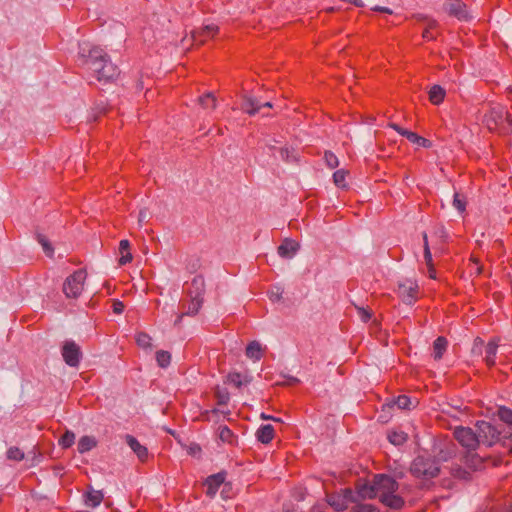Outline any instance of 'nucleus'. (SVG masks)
<instances>
[{
    "mask_svg": "<svg viewBox=\"0 0 512 512\" xmlns=\"http://www.w3.org/2000/svg\"><path fill=\"white\" fill-rule=\"evenodd\" d=\"M471 458V466H473L474 468H477L478 465L482 463V459L476 455H472Z\"/></svg>",
    "mask_w": 512,
    "mask_h": 512,
    "instance_id": "nucleus-54",
    "label": "nucleus"
},
{
    "mask_svg": "<svg viewBox=\"0 0 512 512\" xmlns=\"http://www.w3.org/2000/svg\"><path fill=\"white\" fill-rule=\"evenodd\" d=\"M219 32L216 24H208L191 32V38L195 44L202 45L208 39L214 38Z\"/></svg>",
    "mask_w": 512,
    "mask_h": 512,
    "instance_id": "nucleus-11",
    "label": "nucleus"
},
{
    "mask_svg": "<svg viewBox=\"0 0 512 512\" xmlns=\"http://www.w3.org/2000/svg\"><path fill=\"white\" fill-rule=\"evenodd\" d=\"M453 434L459 444L466 448L468 452L474 451L480 446L477 431H474L470 427H456Z\"/></svg>",
    "mask_w": 512,
    "mask_h": 512,
    "instance_id": "nucleus-5",
    "label": "nucleus"
},
{
    "mask_svg": "<svg viewBox=\"0 0 512 512\" xmlns=\"http://www.w3.org/2000/svg\"><path fill=\"white\" fill-rule=\"evenodd\" d=\"M379 500L385 506L395 510L401 509L404 506L403 498L396 493L380 494Z\"/></svg>",
    "mask_w": 512,
    "mask_h": 512,
    "instance_id": "nucleus-20",
    "label": "nucleus"
},
{
    "mask_svg": "<svg viewBox=\"0 0 512 512\" xmlns=\"http://www.w3.org/2000/svg\"><path fill=\"white\" fill-rule=\"evenodd\" d=\"M97 446V440L94 436H82L77 444V450L80 454L89 452Z\"/></svg>",
    "mask_w": 512,
    "mask_h": 512,
    "instance_id": "nucleus-24",
    "label": "nucleus"
},
{
    "mask_svg": "<svg viewBox=\"0 0 512 512\" xmlns=\"http://www.w3.org/2000/svg\"><path fill=\"white\" fill-rule=\"evenodd\" d=\"M388 127L395 130L397 133H399L401 136H404L409 140L411 143L417 144L418 146L429 148L431 146V141L419 136L417 133L409 131L407 129L402 128L400 125L390 122L388 123Z\"/></svg>",
    "mask_w": 512,
    "mask_h": 512,
    "instance_id": "nucleus-13",
    "label": "nucleus"
},
{
    "mask_svg": "<svg viewBox=\"0 0 512 512\" xmlns=\"http://www.w3.org/2000/svg\"><path fill=\"white\" fill-rule=\"evenodd\" d=\"M423 249H424V260L428 267V271L435 273L434 263L432 259V254L430 251L429 243H428V236L426 232H423Z\"/></svg>",
    "mask_w": 512,
    "mask_h": 512,
    "instance_id": "nucleus-31",
    "label": "nucleus"
},
{
    "mask_svg": "<svg viewBox=\"0 0 512 512\" xmlns=\"http://www.w3.org/2000/svg\"><path fill=\"white\" fill-rule=\"evenodd\" d=\"M411 404V399L407 395H400L393 401V405L397 406L399 409H409Z\"/></svg>",
    "mask_w": 512,
    "mask_h": 512,
    "instance_id": "nucleus-47",
    "label": "nucleus"
},
{
    "mask_svg": "<svg viewBox=\"0 0 512 512\" xmlns=\"http://www.w3.org/2000/svg\"><path fill=\"white\" fill-rule=\"evenodd\" d=\"M444 453L443 450L440 451V454ZM455 454V445L449 444L446 446V452L444 455H440V458L443 461H447L449 458H451Z\"/></svg>",
    "mask_w": 512,
    "mask_h": 512,
    "instance_id": "nucleus-51",
    "label": "nucleus"
},
{
    "mask_svg": "<svg viewBox=\"0 0 512 512\" xmlns=\"http://www.w3.org/2000/svg\"><path fill=\"white\" fill-rule=\"evenodd\" d=\"M261 418L264 419V420H273V421H279V419L273 417V416H269V415H266L264 413L261 414Z\"/></svg>",
    "mask_w": 512,
    "mask_h": 512,
    "instance_id": "nucleus-56",
    "label": "nucleus"
},
{
    "mask_svg": "<svg viewBox=\"0 0 512 512\" xmlns=\"http://www.w3.org/2000/svg\"><path fill=\"white\" fill-rule=\"evenodd\" d=\"M218 133L222 134V133H223V130H222V129H219V130H218Z\"/></svg>",
    "mask_w": 512,
    "mask_h": 512,
    "instance_id": "nucleus-60",
    "label": "nucleus"
},
{
    "mask_svg": "<svg viewBox=\"0 0 512 512\" xmlns=\"http://www.w3.org/2000/svg\"><path fill=\"white\" fill-rule=\"evenodd\" d=\"M6 455L9 460H13V461H21L24 459V456H25L24 452L16 446L10 447L7 450Z\"/></svg>",
    "mask_w": 512,
    "mask_h": 512,
    "instance_id": "nucleus-44",
    "label": "nucleus"
},
{
    "mask_svg": "<svg viewBox=\"0 0 512 512\" xmlns=\"http://www.w3.org/2000/svg\"><path fill=\"white\" fill-rule=\"evenodd\" d=\"M250 381L251 379L248 376H244L239 372H230L227 375V382L236 388H241L242 385L248 384Z\"/></svg>",
    "mask_w": 512,
    "mask_h": 512,
    "instance_id": "nucleus-30",
    "label": "nucleus"
},
{
    "mask_svg": "<svg viewBox=\"0 0 512 512\" xmlns=\"http://www.w3.org/2000/svg\"><path fill=\"white\" fill-rule=\"evenodd\" d=\"M225 492H228V489H226V487L224 486V489L222 490V494Z\"/></svg>",
    "mask_w": 512,
    "mask_h": 512,
    "instance_id": "nucleus-58",
    "label": "nucleus"
},
{
    "mask_svg": "<svg viewBox=\"0 0 512 512\" xmlns=\"http://www.w3.org/2000/svg\"><path fill=\"white\" fill-rule=\"evenodd\" d=\"M378 496L380 494L396 493L399 488L398 482L389 475L377 474L374 476Z\"/></svg>",
    "mask_w": 512,
    "mask_h": 512,
    "instance_id": "nucleus-10",
    "label": "nucleus"
},
{
    "mask_svg": "<svg viewBox=\"0 0 512 512\" xmlns=\"http://www.w3.org/2000/svg\"><path fill=\"white\" fill-rule=\"evenodd\" d=\"M87 274L85 270L79 269L68 276L63 284V292L68 298H77L83 291Z\"/></svg>",
    "mask_w": 512,
    "mask_h": 512,
    "instance_id": "nucleus-4",
    "label": "nucleus"
},
{
    "mask_svg": "<svg viewBox=\"0 0 512 512\" xmlns=\"http://www.w3.org/2000/svg\"><path fill=\"white\" fill-rule=\"evenodd\" d=\"M437 27H438V23L436 20H434V19L427 20L426 28L424 29V31L422 33L423 39L428 40V41L435 40L437 35L434 31Z\"/></svg>",
    "mask_w": 512,
    "mask_h": 512,
    "instance_id": "nucleus-35",
    "label": "nucleus"
},
{
    "mask_svg": "<svg viewBox=\"0 0 512 512\" xmlns=\"http://www.w3.org/2000/svg\"><path fill=\"white\" fill-rule=\"evenodd\" d=\"M262 107H272V103L267 101L264 103H261L257 98H254L252 96H244L242 103H241V109L249 114V115H255L260 111Z\"/></svg>",
    "mask_w": 512,
    "mask_h": 512,
    "instance_id": "nucleus-15",
    "label": "nucleus"
},
{
    "mask_svg": "<svg viewBox=\"0 0 512 512\" xmlns=\"http://www.w3.org/2000/svg\"><path fill=\"white\" fill-rule=\"evenodd\" d=\"M350 512H378L376 507L371 504H356Z\"/></svg>",
    "mask_w": 512,
    "mask_h": 512,
    "instance_id": "nucleus-48",
    "label": "nucleus"
},
{
    "mask_svg": "<svg viewBox=\"0 0 512 512\" xmlns=\"http://www.w3.org/2000/svg\"><path fill=\"white\" fill-rule=\"evenodd\" d=\"M429 277H430L431 279H435V278H436V272H435V273H433V272H430V271H429Z\"/></svg>",
    "mask_w": 512,
    "mask_h": 512,
    "instance_id": "nucleus-57",
    "label": "nucleus"
},
{
    "mask_svg": "<svg viewBox=\"0 0 512 512\" xmlns=\"http://www.w3.org/2000/svg\"><path fill=\"white\" fill-rule=\"evenodd\" d=\"M189 292H192L194 298L204 300L205 281L203 276L197 275L192 279L191 290Z\"/></svg>",
    "mask_w": 512,
    "mask_h": 512,
    "instance_id": "nucleus-22",
    "label": "nucleus"
},
{
    "mask_svg": "<svg viewBox=\"0 0 512 512\" xmlns=\"http://www.w3.org/2000/svg\"><path fill=\"white\" fill-rule=\"evenodd\" d=\"M447 11L450 15L459 20H467L469 17L467 7L461 0H449L447 3Z\"/></svg>",
    "mask_w": 512,
    "mask_h": 512,
    "instance_id": "nucleus-17",
    "label": "nucleus"
},
{
    "mask_svg": "<svg viewBox=\"0 0 512 512\" xmlns=\"http://www.w3.org/2000/svg\"><path fill=\"white\" fill-rule=\"evenodd\" d=\"M245 353L248 358L258 361L262 357L261 345L257 341H252L247 345Z\"/></svg>",
    "mask_w": 512,
    "mask_h": 512,
    "instance_id": "nucleus-33",
    "label": "nucleus"
},
{
    "mask_svg": "<svg viewBox=\"0 0 512 512\" xmlns=\"http://www.w3.org/2000/svg\"><path fill=\"white\" fill-rule=\"evenodd\" d=\"M388 439L392 444L400 446L407 441L408 435L403 431H392L388 434Z\"/></svg>",
    "mask_w": 512,
    "mask_h": 512,
    "instance_id": "nucleus-36",
    "label": "nucleus"
},
{
    "mask_svg": "<svg viewBox=\"0 0 512 512\" xmlns=\"http://www.w3.org/2000/svg\"><path fill=\"white\" fill-rule=\"evenodd\" d=\"M507 123L509 127H512V115L508 112V110L506 109V114H505V117H504V123Z\"/></svg>",
    "mask_w": 512,
    "mask_h": 512,
    "instance_id": "nucleus-55",
    "label": "nucleus"
},
{
    "mask_svg": "<svg viewBox=\"0 0 512 512\" xmlns=\"http://www.w3.org/2000/svg\"><path fill=\"white\" fill-rule=\"evenodd\" d=\"M419 286L415 280L406 279L398 284L397 295L408 305L414 304L418 299Z\"/></svg>",
    "mask_w": 512,
    "mask_h": 512,
    "instance_id": "nucleus-7",
    "label": "nucleus"
},
{
    "mask_svg": "<svg viewBox=\"0 0 512 512\" xmlns=\"http://www.w3.org/2000/svg\"><path fill=\"white\" fill-rule=\"evenodd\" d=\"M497 415L502 422L512 426V409L501 406L497 411Z\"/></svg>",
    "mask_w": 512,
    "mask_h": 512,
    "instance_id": "nucleus-41",
    "label": "nucleus"
},
{
    "mask_svg": "<svg viewBox=\"0 0 512 512\" xmlns=\"http://www.w3.org/2000/svg\"><path fill=\"white\" fill-rule=\"evenodd\" d=\"M410 472L416 478L429 480L438 476L440 467L433 457L429 455H419L412 461Z\"/></svg>",
    "mask_w": 512,
    "mask_h": 512,
    "instance_id": "nucleus-2",
    "label": "nucleus"
},
{
    "mask_svg": "<svg viewBox=\"0 0 512 512\" xmlns=\"http://www.w3.org/2000/svg\"><path fill=\"white\" fill-rule=\"evenodd\" d=\"M279 153H280L282 160L287 163H294V162L298 161L297 152L292 147H288V146L282 147V148H280Z\"/></svg>",
    "mask_w": 512,
    "mask_h": 512,
    "instance_id": "nucleus-34",
    "label": "nucleus"
},
{
    "mask_svg": "<svg viewBox=\"0 0 512 512\" xmlns=\"http://www.w3.org/2000/svg\"><path fill=\"white\" fill-rule=\"evenodd\" d=\"M119 252L121 257L119 259L120 265H125L130 263L133 259L132 254L130 253V242L126 239L121 240L119 243Z\"/></svg>",
    "mask_w": 512,
    "mask_h": 512,
    "instance_id": "nucleus-28",
    "label": "nucleus"
},
{
    "mask_svg": "<svg viewBox=\"0 0 512 512\" xmlns=\"http://www.w3.org/2000/svg\"><path fill=\"white\" fill-rule=\"evenodd\" d=\"M124 308H125V306H124L122 301H120L118 299H114L113 300V303H112V311H113V313L121 314V313H123Z\"/></svg>",
    "mask_w": 512,
    "mask_h": 512,
    "instance_id": "nucleus-52",
    "label": "nucleus"
},
{
    "mask_svg": "<svg viewBox=\"0 0 512 512\" xmlns=\"http://www.w3.org/2000/svg\"><path fill=\"white\" fill-rule=\"evenodd\" d=\"M156 361L162 368L169 366L171 362V354L165 350H159L156 352Z\"/></svg>",
    "mask_w": 512,
    "mask_h": 512,
    "instance_id": "nucleus-40",
    "label": "nucleus"
},
{
    "mask_svg": "<svg viewBox=\"0 0 512 512\" xmlns=\"http://www.w3.org/2000/svg\"><path fill=\"white\" fill-rule=\"evenodd\" d=\"M299 243L292 239H285L278 247V254L283 258H292L299 250Z\"/></svg>",
    "mask_w": 512,
    "mask_h": 512,
    "instance_id": "nucleus-19",
    "label": "nucleus"
},
{
    "mask_svg": "<svg viewBox=\"0 0 512 512\" xmlns=\"http://www.w3.org/2000/svg\"><path fill=\"white\" fill-rule=\"evenodd\" d=\"M470 266L471 271L474 270V273L478 276L482 273L483 267L480 265V261L478 258L471 257L470 258Z\"/></svg>",
    "mask_w": 512,
    "mask_h": 512,
    "instance_id": "nucleus-50",
    "label": "nucleus"
},
{
    "mask_svg": "<svg viewBox=\"0 0 512 512\" xmlns=\"http://www.w3.org/2000/svg\"><path fill=\"white\" fill-rule=\"evenodd\" d=\"M36 239L39 242V244H41V246L43 247V250L46 253V255L52 256L54 253V249L48 241L47 237L43 234L38 233L36 235Z\"/></svg>",
    "mask_w": 512,
    "mask_h": 512,
    "instance_id": "nucleus-43",
    "label": "nucleus"
},
{
    "mask_svg": "<svg viewBox=\"0 0 512 512\" xmlns=\"http://www.w3.org/2000/svg\"><path fill=\"white\" fill-rule=\"evenodd\" d=\"M371 10L375 11V12L386 13V14H392L393 13V11L390 8L384 7V6H379V5H376V6L372 7Z\"/></svg>",
    "mask_w": 512,
    "mask_h": 512,
    "instance_id": "nucleus-53",
    "label": "nucleus"
},
{
    "mask_svg": "<svg viewBox=\"0 0 512 512\" xmlns=\"http://www.w3.org/2000/svg\"><path fill=\"white\" fill-rule=\"evenodd\" d=\"M104 498V495L101 491L91 490L86 494L85 503L87 506L95 508L99 506Z\"/></svg>",
    "mask_w": 512,
    "mask_h": 512,
    "instance_id": "nucleus-32",
    "label": "nucleus"
},
{
    "mask_svg": "<svg viewBox=\"0 0 512 512\" xmlns=\"http://www.w3.org/2000/svg\"><path fill=\"white\" fill-rule=\"evenodd\" d=\"M125 442L131 448V450L137 455L140 462H146L148 459V449L142 445L134 436L127 434L125 436Z\"/></svg>",
    "mask_w": 512,
    "mask_h": 512,
    "instance_id": "nucleus-16",
    "label": "nucleus"
},
{
    "mask_svg": "<svg viewBox=\"0 0 512 512\" xmlns=\"http://www.w3.org/2000/svg\"><path fill=\"white\" fill-rule=\"evenodd\" d=\"M445 94L444 88L440 85H433L428 92L429 101L434 105H439L444 101Z\"/></svg>",
    "mask_w": 512,
    "mask_h": 512,
    "instance_id": "nucleus-25",
    "label": "nucleus"
},
{
    "mask_svg": "<svg viewBox=\"0 0 512 512\" xmlns=\"http://www.w3.org/2000/svg\"><path fill=\"white\" fill-rule=\"evenodd\" d=\"M198 103L203 109L213 111L217 106V99L212 92H207L198 98Z\"/></svg>",
    "mask_w": 512,
    "mask_h": 512,
    "instance_id": "nucleus-29",
    "label": "nucleus"
},
{
    "mask_svg": "<svg viewBox=\"0 0 512 512\" xmlns=\"http://www.w3.org/2000/svg\"><path fill=\"white\" fill-rule=\"evenodd\" d=\"M356 494L362 499H372L378 497L376 484L368 482H358L356 485Z\"/></svg>",
    "mask_w": 512,
    "mask_h": 512,
    "instance_id": "nucleus-18",
    "label": "nucleus"
},
{
    "mask_svg": "<svg viewBox=\"0 0 512 512\" xmlns=\"http://www.w3.org/2000/svg\"><path fill=\"white\" fill-rule=\"evenodd\" d=\"M328 504L336 511L346 510L350 503L355 502V493L350 488L342 489L340 492L327 495Z\"/></svg>",
    "mask_w": 512,
    "mask_h": 512,
    "instance_id": "nucleus-6",
    "label": "nucleus"
},
{
    "mask_svg": "<svg viewBox=\"0 0 512 512\" xmlns=\"http://www.w3.org/2000/svg\"><path fill=\"white\" fill-rule=\"evenodd\" d=\"M476 431L480 445L491 447L501 440V431L487 421H478Z\"/></svg>",
    "mask_w": 512,
    "mask_h": 512,
    "instance_id": "nucleus-3",
    "label": "nucleus"
},
{
    "mask_svg": "<svg viewBox=\"0 0 512 512\" xmlns=\"http://www.w3.org/2000/svg\"><path fill=\"white\" fill-rule=\"evenodd\" d=\"M64 362L70 367H78L82 358V351L73 340H66L61 349Z\"/></svg>",
    "mask_w": 512,
    "mask_h": 512,
    "instance_id": "nucleus-8",
    "label": "nucleus"
},
{
    "mask_svg": "<svg viewBox=\"0 0 512 512\" xmlns=\"http://www.w3.org/2000/svg\"><path fill=\"white\" fill-rule=\"evenodd\" d=\"M324 161L330 169H334L339 165V160L337 156L332 151L329 150L324 152Z\"/></svg>",
    "mask_w": 512,
    "mask_h": 512,
    "instance_id": "nucleus-45",
    "label": "nucleus"
},
{
    "mask_svg": "<svg viewBox=\"0 0 512 512\" xmlns=\"http://www.w3.org/2000/svg\"><path fill=\"white\" fill-rule=\"evenodd\" d=\"M275 435L274 427L271 424L261 425L256 431V438L262 444H269Z\"/></svg>",
    "mask_w": 512,
    "mask_h": 512,
    "instance_id": "nucleus-21",
    "label": "nucleus"
},
{
    "mask_svg": "<svg viewBox=\"0 0 512 512\" xmlns=\"http://www.w3.org/2000/svg\"><path fill=\"white\" fill-rule=\"evenodd\" d=\"M191 300L188 303H182V312L177 316L174 326H179L184 316H195L202 307L203 299L194 298L192 292H189Z\"/></svg>",
    "mask_w": 512,
    "mask_h": 512,
    "instance_id": "nucleus-12",
    "label": "nucleus"
},
{
    "mask_svg": "<svg viewBox=\"0 0 512 512\" xmlns=\"http://www.w3.org/2000/svg\"><path fill=\"white\" fill-rule=\"evenodd\" d=\"M75 442V434L72 431L67 430L59 439V445L63 449L70 448Z\"/></svg>",
    "mask_w": 512,
    "mask_h": 512,
    "instance_id": "nucleus-37",
    "label": "nucleus"
},
{
    "mask_svg": "<svg viewBox=\"0 0 512 512\" xmlns=\"http://www.w3.org/2000/svg\"><path fill=\"white\" fill-rule=\"evenodd\" d=\"M506 108L502 105H495L485 113L483 122L490 131L497 130L500 126L504 125V117Z\"/></svg>",
    "mask_w": 512,
    "mask_h": 512,
    "instance_id": "nucleus-9",
    "label": "nucleus"
},
{
    "mask_svg": "<svg viewBox=\"0 0 512 512\" xmlns=\"http://www.w3.org/2000/svg\"><path fill=\"white\" fill-rule=\"evenodd\" d=\"M226 472L225 471H221V472H218L216 474H213V475H210L204 485L206 486V495L213 498L217 491L219 490L220 486L221 485H225V487H227L229 484L228 483H225V479H226Z\"/></svg>",
    "mask_w": 512,
    "mask_h": 512,
    "instance_id": "nucleus-14",
    "label": "nucleus"
},
{
    "mask_svg": "<svg viewBox=\"0 0 512 512\" xmlns=\"http://www.w3.org/2000/svg\"><path fill=\"white\" fill-rule=\"evenodd\" d=\"M448 341L445 337L439 336L433 342V357L440 360L447 349Z\"/></svg>",
    "mask_w": 512,
    "mask_h": 512,
    "instance_id": "nucleus-26",
    "label": "nucleus"
},
{
    "mask_svg": "<svg viewBox=\"0 0 512 512\" xmlns=\"http://www.w3.org/2000/svg\"><path fill=\"white\" fill-rule=\"evenodd\" d=\"M498 351V343L494 340H491L485 346V356L484 361L488 367H492L496 363V355Z\"/></svg>",
    "mask_w": 512,
    "mask_h": 512,
    "instance_id": "nucleus-23",
    "label": "nucleus"
},
{
    "mask_svg": "<svg viewBox=\"0 0 512 512\" xmlns=\"http://www.w3.org/2000/svg\"><path fill=\"white\" fill-rule=\"evenodd\" d=\"M347 171L339 169L333 173V182L339 188L347 187L346 184Z\"/></svg>",
    "mask_w": 512,
    "mask_h": 512,
    "instance_id": "nucleus-38",
    "label": "nucleus"
},
{
    "mask_svg": "<svg viewBox=\"0 0 512 512\" xmlns=\"http://www.w3.org/2000/svg\"><path fill=\"white\" fill-rule=\"evenodd\" d=\"M275 299H276V300H279V299H280V296H279V295H275Z\"/></svg>",
    "mask_w": 512,
    "mask_h": 512,
    "instance_id": "nucleus-59",
    "label": "nucleus"
},
{
    "mask_svg": "<svg viewBox=\"0 0 512 512\" xmlns=\"http://www.w3.org/2000/svg\"><path fill=\"white\" fill-rule=\"evenodd\" d=\"M466 204V197L461 193L455 192L453 196V206L458 210V212H465Z\"/></svg>",
    "mask_w": 512,
    "mask_h": 512,
    "instance_id": "nucleus-39",
    "label": "nucleus"
},
{
    "mask_svg": "<svg viewBox=\"0 0 512 512\" xmlns=\"http://www.w3.org/2000/svg\"><path fill=\"white\" fill-rule=\"evenodd\" d=\"M218 435L219 439L224 443H228L230 445H235L237 443V436L226 425L219 426Z\"/></svg>",
    "mask_w": 512,
    "mask_h": 512,
    "instance_id": "nucleus-27",
    "label": "nucleus"
},
{
    "mask_svg": "<svg viewBox=\"0 0 512 512\" xmlns=\"http://www.w3.org/2000/svg\"><path fill=\"white\" fill-rule=\"evenodd\" d=\"M136 343L142 348L151 347V337L144 332H140L136 335Z\"/></svg>",
    "mask_w": 512,
    "mask_h": 512,
    "instance_id": "nucleus-46",
    "label": "nucleus"
},
{
    "mask_svg": "<svg viewBox=\"0 0 512 512\" xmlns=\"http://www.w3.org/2000/svg\"><path fill=\"white\" fill-rule=\"evenodd\" d=\"M215 398L217 401V405L223 406L227 405L230 400V394L227 389L217 388L215 391Z\"/></svg>",
    "mask_w": 512,
    "mask_h": 512,
    "instance_id": "nucleus-42",
    "label": "nucleus"
},
{
    "mask_svg": "<svg viewBox=\"0 0 512 512\" xmlns=\"http://www.w3.org/2000/svg\"><path fill=\"white\" fill-rule=\"evenodd\" d=\"M357 312L358 316L364 323H367L372 318L373 315L371 310L365 309L363 307H357Z\"/></svg>",
    "mask_w": 512,
    "mask_h": 512,
    "instance_id": "nucleus-49",
    "label": "nucleus"
},
{
    "mask_svg": "<svg viewBox=\"0 0 512 512\" xmlns=\"http://www.w3.org/2000/svg\"><path fill=\"white\" fill-rule=\"evenodd\" d=\"M78 62L91 71L98 81L108 82L119 74L118 67L111 62L109 55L88 41L79 43Z\"/></svg>",
    "mask_w": 512,
    "mask_h": 512,
    "instance_id": "nucleus-1",
    "label": "nucleus"
}]
</instances>
